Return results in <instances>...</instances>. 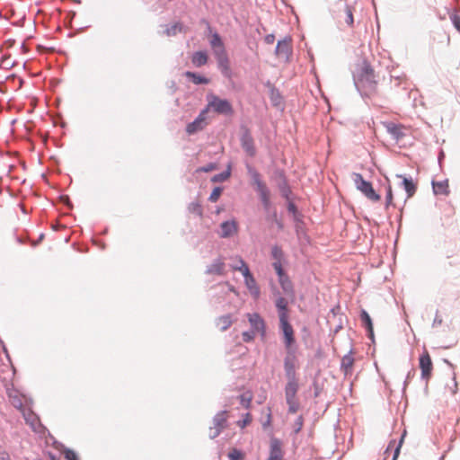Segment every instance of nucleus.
I'll use <instances>...</instances> for the list:
<instances>
[{
  "instance_id": "13d9d810",
  "label": "nucleus",
  "mask_w": 460,
  "mask_h": 460,
  "mask_svg": "<svg viewBox=\"0 0 460 460\" xmlns=\"http://www.w3.org/2000/svg\"><path fill=\"white\" fill-rule=\"evenodd\" d=\"M442 323V318L438 315V314H436V316L433 321V326L440 325Z\"/></svg>"
},
{
  "instance_id": "864d4df0",
  "label": "nucleus",
  "mask_w": 460,
  "mask_h": 460,
  "mask_svg": "<svg viewBox=\"0 0 460 460\" xmlns=\"http://www.w3.org/2000/svg\"><path fill=\"white\" fill-rule=\"evenodd\" d=\"M454 27L460 31V15L453 14L450 16Z\"/></svg>"
},
{
  "instance_id": "2f4dec72",
  "label": "nucleus",
  "mask_w": 460,
  "mask_h": 460,
  "mask_svg": "<svg viewBox=\"0 0 460 460\" xmlns=\"http://www.w3.org/2000/svg\"><path fill=\"white\" fill-rule=\"evenodd\" d=\"M238 262L239 265L233 266V270L240 271L243 274L244 279L248 278V276H252L248 265L242 258L238 259Z\"/></svg>"
},
{
  "instance_id": "c756f323",
  "label": "nucleus",
  "mask_w": 460,
  "mask_h": 460,
  "mask_svg": "<svg viewBox=\"0 0 460 460\" xmlns=\"http://www.w3.org/2000/svg\"><path fill=\"white\" fill-rule=\"evenodd\" d=\"M184 75L194 84H208L209 83V79L208 77L200 75L195 72L186 71Z\"/></svg>"
},
{
  "instance_id": "4468645a",
  "label": "nucleus",
  "mask_w": 460,
  "mask_h": 460,
  "mask_svg": "<svg viewBox=\"0 0 460 460\" xmlns=\"http://www.w3.org/2000/svg\"><path fill=\"white\" fill-rule=\"evenodd\" d=\"M22 414L26 424H28L33 431L40 432L42 426L39 417L31 409L22 410Z\"/></svg>"
},
{
  "instance_id": "a18cd8bd",
  "label": "nucleus",
  "mask_w": 460,
  "mask_h": 460,
  "mask_svg": "<svg viewBox=\"0 0 460 460\" xmlns=\"http://www.w3.org/2000/svg\"><path fill=\"white\" fill-rule=\"evenodd\" d=\"M64 456L66 460H79L76 453L69 448L64 450Z\"/></svg>"
},
{
  "instance_id": "473e14b6",
  "label": "nucleus",
  "mask_w": 460,
  "mask_h": 460,
  "mask_svg": "<svg viewBox=\"0 0 460 460\" xmlns=\"http://www.w3.org/2000/svg\"><path fill=\"white\" fill-rule=\"evenodd\" d=\"M270 255L273 259V262H279L282 264V261H284V252L279 246H272Z\"/></svg>"
},
{
  "instance_id": "6ab92c4d",
  "label": "nucleus",
  "mask_w": 460,
  "mask_h": 460,
  "mask_svg": "<svg viewBox=\"0 0 460 460\" xmlns=\"http://www.w3.org/2000/svg\"><path fill=\"white\" fill-rule=\"evenodd\" d=\"M225 270V262L221 258L216 259L210 265L207 267L206 274L222 276Z\"/></svg>"
},
{
  "instance_id": "bb28decb",
  "label": "nucleus",
  "mask_w": 460,
  "mask_h": 460,
  "mask_svg": "<svg viewBox=\"0 0 460 460\" xmlns=\"http://www.w3.org/2000/svg\"><path fill=\"white\" fill-rule=\"evenodd\" d=\"M385 128H386L387 132L396 141L402 139L404 136L400 125L394 124L393 122H388L385 124Z\"/></svg>"
},
{
  "instance_id": "0eeeda50",
  "label": "nucleus",
  "mask_w": 460,
  "mask_h": 460,
  "mask_svg": "<svg viewBox=\"0 0 460 460\" xmlns=\"http://www.w3.org/2000/svg\"><path fill=\"white\" fill-rule=\"evenodd\" d=\"M279 328L284 336V344L287 349H289L295 342L294 330L288 322V316H282L279 319Z\"/></svg>"
},
{
  "instance_id": "aec40b11",
  "label": "nucleus",
  "mask_w": 460,
  "mask_h": 460,
  "mask_svg": "<svg viewBox=\"0 0 460 460\" xmlns=\"http://www.w3.org/2000/svg\"><path fill=\"white\" fill-rule=\"evenodd\" d=\"M405 435H406V431L404 430L402 435L401 436L400 440L398 442H396L394 439H392L389 442V444H388V446H387V447L385 449V454H388L391 451H393L394 454H393L392 460H396L397 459V457H398V456L400 454V450H401V447H402V442H403Z\"/></svg>"
},
{
  "instance_id": "a878e982",
  "label": "nucleus",
  "mask_w": 460,
  "mask_h": 460,
  "mask_svg": "<svg viewBox=\"0 0 460 460\" xmlns=\"http://www.w3.org/2000/svg\"><path fill=\"white\" fill-rule=\"evenodd\" d=\"M208 59V54L204 50L196 51L191 56V63L196 67H200L207 64Z\"/></svg>"
},
{
  "instance_id": "20e7f679",
  "label": "nucleus",
  "mask_w": 460,
  "mask_h": 460,
  "mask_svg": "<svg viewBox=\"0 0 460 460\" xmlns=\"http://www.w3.org/2000/svg\"><path fill=\"white\" fill-rule=\"evenodd\" d=\"M299 389V384H286L284 392L286 402L288 406V413H296L300 408V403L296 398Z\"/></svg>"
},
{
  "instance_id": "4be33fe9",
  "label": "nucleus",
  "mask_w": 460,
  "mask_h": 460,
  "mask_svg": "<svg viewBox=\"0 0 460 460\" xmlns=\"http://www.w3.org/2000/svg\"><path fill=\"white\" fill-rule=\"evenodd\" d=\"M396 177L402 179L401 185L402 186V188L406 191L407 197L408 198L412 197L414 195V193L416 192V185L413 182L412 179L411 177L410 178L405 177V176H403L402 174H397Z\"/></svg>"
},
{
  "instance_id": "c9c22d12",
  "label": "nucleus",
  "mask_w": 460,
  "mask_h": 460,
  "mask_svg": "<svg viewBox=\"0 0 460 460\" xmlns=\"http://www.w3.org/2000/svg\"><path fill=\"white\" fill-rule=\"evenodd\" d=\"M446 389L451 394H456L457 391V383L455 375L451 377L450 382L446 385Z\"/></svg>"
},
{
  "instance_id": "6e6552de",
  "label": "nucleus",
  "mask_w": 460,
  "mask_h": 460,
  "mask_svg": "<svg viewBox=\"0 0 460 460\" xmlns=\"http://www.w3.org/2000/svg\"><path fill=\"white\" fill-rule=\"evenodd\" d=\"M208 112V108L202 110L197 118L190 123H189L186 127V132L189 135H192L198 131L202 130L206 125V114Z\"/></svg>"
},
{
  "instance_id": "37998d69",
  "label": "nucleus",
  "mask_w": 460,
  "mask_h": 460,
  "mask_svg": "<svg viewBox=\"0 0 460 460\" xmlns=\"http://www.w3.org/2000/svg\"><path fill=\"white\" fill-rule=\"evenodd\" d=\"M229 176H230V171L226 170L218 174H216L213 177L212 181H226Z\"/></svg>"
},
{
  "instance_id": "ea45409f",
  "label": "nucleus",
  "mask_w": 460,
  "mask_h": 460,
  "mask_svg": "<svg viewBox=\"0 0 460 460\" xmlns=\"http://www.w3.org/2000/svg\"><path fill=\"white\" fill-rule=\"evenodd\" d=\"M189 211L198 216H202V208L198 202H191L189 205Z\"/></svg>"
},
{
  "instance_id": "7c9ffc66",
  "label": "nucleus",
  "mask_w": 460,
  "mask_h": 460,
  "mask_svg": "<svg viewBox=\"0 0 460 460\" xmlns=\"http://www.w3.org/2000/svg\"><path fill=\"white\" fill-rule=\"evenodd\" d=\"M260 200L265 210H268L270 207V190L268 187L257 191Z\"/></svg>"
},
{
  "instance_id": "f704fd0d",
  "label": "nucleus",
  "mask_w": 460,
  "mask_h": 460,
  "mask_svg": "<svg viewBox=\"0 0 460 460\" xmlns=\"http://www.w3.org/2000/svg\"><path fill=\"white\" fill-rule=\"evenodd\" d=\"M209 44L211 49H214L215 47H221L224 42L221 36L217 32H214L209 40Z\"/></svg>"
},
{
  "instance_id": "9d476101",
  "label": "nucleus",
  "mask_w": 460,
  "mask_h": 460,
  "mask_svg": "<svg viewBox=\"0 0 460 460\" xmlns=\"http://www.w3.org/2000/svg\"><path fill=\"white\" fill-rule=\"evenodd\" d=\"M245 168L248 175L251 179V184L254 187L255 191H259L267 187V185L261 180V173L256 170L254 166L247 163Z\"/></svg>"
},
{
  "instance_id": "bf43d9fd",
  "label": "nucleus",
  "mask_w": 460,
  "mask_h": 460,
  "mask_svg": "<svg viewBox=\"0 0 460 460\" xmlns=\"http://www.w3.org/2000/svg\"><path fill=\"white\" fill-rule=\"evenodd\" d=\"M61 199L64 202V204H66L68 208H72L71 201L67 196H62Z\"/></svg>"
},
{
  "instance_id": "680f3d73",
  "label": "nucleus",
  "mask_w": 460,
  "mask_h": 460,
  "mask_svg": "<svg viewBox=\"0 0 460 460\" xmlns=\"http://www.w3.org/2000/svg\"><path fill=\"white\" fill-rule=\"evenodd\" d=\"M443 158H444V152H443V151H441V152L439 153V155H438V163H439V164L441 163V161H442V159H443Z\"/></svg>"
},
{
  "instance_id": "603ef678",
  "label": "nucleus",
  "mask_w": 460,
  "mask_h": 460,
  "mask_svg": "<svg viewBox=\"0 0 460 460\" xmlns=\"http://www.w3.org/2000/svg\"><path fill=\"white\" fill-rule=\"evenodd\" d=\"M393 191L391 186H388L385 195V207L388 208L392 204Z\"/></svg>"
},
{
  "instance_id": "423d86ee",
  "label": "nucleus",
  "mask_w": 460,
  "mask_h": 460,
  "mask_svg": "<svg viewBox=\"0 0 460 460\" xmlns=\"http://www.w3.org/2000/svg\"><path fill=\"white\" fill-rule=\"evenodd\" d=\"M241 136L240 144L243 151L250 157H253L256 155V148L254 146V140L251 134L250 129L246 126H241Z\"/></svg>"
},
{
  "instance_id": "e433bc0d",
  "label": "nucleus",
  "mask_w": 460,
  "mask_h": 460,
  "mask_svg": "<svg viewBox=\"0 0 460 460\" xmlns=\"http://www.w3.org/2000/svg\"><path fill=\"white\" fill-rule=\"evenodd\" d=\"M212 50L215 58H219L227 55L225 44H222L221 47H215Z\"/></svg>"
},
{
  "instance_id": "7ed1b4c3",
  "label": "nucleus",
  "mask_w": 460,
  "mask_h": 460,
  "mask_svg": "<svg viewBox=\"0 0 460 460\" xmlns=\"http://www.w3.org/2000/svg\"><path fill=\"white\" fill-rule=\"evenodd\" d=\"M208 110L212 108L214 111L222 115H232L234 112L231 102L226 99H220L218 96L211 93L207 96Z\"/></svg>"
},
{
  "instance_id": "39448f33",
  "label": "nucleus",
  "mask_w": 460,
  "mask_h": 460,
  "mask_svg": "<svg viewBox=\"0 0 460 460\" xmlns=\"http://www.w3.org/2000/svg\"><path fill=\"white\" fill-rule=\"evenodd\" d=\"M228 411L223 410L218 411L212 420V426L209 428V438L214 439L227 427Z\"/></svg>"
},
{
  "instance_id": "f3484780",
  "label": "nucleus",
  "mask_w": 460,
  "mask_h": 460,
  "mask_svg": "<svg viewBox=\"0 0 460 460\" xmlns=\"http://www.w3.org/2000/svg\"><path fill=\"white\" fill-rule=\"evenodd\" d=\"M221 232L219 234L222 238H228L237 232V224L234 220L224 221L220 225Z\"/></svg>"
},
{
  "instance_id": "de8ad7c7",
  "label": "nucleus",
  "mask_w": 460,
  "mask_h": 460,
  "mask_svg": "<svg viewBox=\"0 0 460 460\" xmlns=\"http://www.w3.org/2000/svg\"><path fill=\"white\" fill-rule=\"evenodd\" d=\"M288 210L289 213H291L294 216L295 220H297V221L299 220L297 217L298 212H297L296 206L292 201L288 202Z\"/></svg>"
},
{
  "instance_id": "ddd939ff",
  "label": "nucleus",
  "mask_w": 460,
  "mask_h": 460,
  "mask_svg": "<svg viewBox=\"0 0 460 460\" xmlns=\"http://www.w3.org/2000/svg\"><path fill=\"white\" fill-rule=\"evenodd\" d=\"M275 53L280 58H284L286 61L289 60L292 54L291 39L286 38L279 40L276 46Z\"/></svg>"
},
{
  "instance_id": "5fc2aeb1",
  "label": "nucleus",
  "mask_w": 460,
  "mask_h": 460,
  "mask_svg": "<svg viewBox=\"0 0 460 460\" xmlns=\"http://www.w3.org/2000/svg\"><path fill=\"white\" fill-rule=\"evenodd\" d=\"M241 452L237 449H234L232 452L229 453V458L231 460H238L241 458Z\"/></svg>"
},
{
  "instance_id": "4c0bfd02",
  "label": "nucleus",
  "mask_w": 460,
  "mask_h": 460,
  "mask_svg": "<svg viewBox=\"0 0 460 460\" xmlns=\"http://www.w3.org/2000/svg\"><path fill=\"white\" fill-rule=\"evenodd\" d=\"M239 399H240V403L241 405L245 408V409H249L250 406H251V402H252V396L247 394H243L239 396Z\"/></svg>"
},
{
  "instance_id": "412c9836",
  "label": "nucleus",
  "mask_w": 460,
  "mask_h": 460,
  "mask_svg": "<svg viewBox=\"0 0 460 460\" xmlns=\"http://www.w3.org/2000/svg\"><path fill=\"white\" fill-rule=\"evenodd\" d=\"M353 364L354 358L352 356V349H350L349 353L342 357L341 361V370L344 373L345 376L351 374Z\"/></svg>"
},
{
  "instance_id": "4d7b16f0",
  "label": "nucleus",
  "mask_w": 460,
  "mask_h": 460,
  "mask_svg": "<svg viewBox=\"0 0 460 460\" xmlns=\"http://www.w3.org/2000/svg\"><path fill=\"white\" fill-rule=\"evenodd\" d=\"M264 40L267 44H272L275 40L274 34H268L265 36Z\"/></svg>"
},
{
  "instance_id": "2eb2a0df",
  "label": "nucleus",
  "mask_w": 460,
  "mask_h": 460,
  "mask_svg": "<svg viewBox=\"0 0 460 460\" xmlns=\"http://www.w3.org/2000/svg\"><path fill=\"white\" fill-rule=\"evenodd\" d=\"M268 460H283L282 442L276 438L270 439Z\"/></svg>"
},
{
  "instance_id": "72a5a7b5",
  "label": "nucleus",
  "mask_w": 460,
  "mask_h": 460,
  "mask_svg": "<svg viewBox=\"0 0 460 460\" xmlns=\"http://www.w3.org/2000/svg\"><path fill=\"white\" fill-rule=\"evenodd\" d=\"M183 25L181 22H175L174 24L168 26L164 30V34L168 37L175 36L177 32H181L182 31Z\"/></svg>"
},
{
  "instance_id": "79ce46f5",
  "label": "nucleus",
  "mask_w": 460,
  "mask_h": 460,
  "mask_svg": "<svg viewBox=\"0 0 460 460\" xmlns=\"http://www.w3.org/2000/svg\"><path fill=\"white\" fill-rule=\"evenodd\" d=\"M256 332L254 331H245L242 333V338L244 342H250L254 340L256 336Z\"/></svg>"
},
{
  "instance_id": "c85d7f7f",
  "label": "nucleus",
  "mask_w": 460,
  "mask_h": 460,
  "mask_svg": "<svg viewBox=\"0 0 460 460\" xmlns=\"http://www.w3.org/2000/svg\"><path fill=\"white\" fill-rule=\"evenodd\" d=\"M216 325L218 327L222 332L226 331L233 323L232 314H226L224 315H221L216 319Z\"/></svg>"
},
{
  "instance_id": "a19ab883",
  "label": "nucleus",
  "mask_w": 460,
  "mask_h": 460,
  "mask_svg": "<svg viewBox=\"0 0 460 460\" xmlns=\"http://www.w3.org/2000/svg\"><path fill=\"white\" fill-rule=\"evenodd\" d=\"M279 190H280L282 197H284L287 199H289V196L291 194V190L286 182L279 185Z\"/></svg>"
},
{
  "instance_id": "cd10ccee",
  "label": "nucleus",
  "mask_w": 460,
  "mask_h": 460,
  "mask_svg": "<svg viewBox=\"0 0 460 460\" xmlns=\"http://www.w3.org/2000/svg\"><path fill=\"white\" fill-rule=\"evenodd\" d=\"M279 283L283 290V292L288 296H293L294 295V288L292 281L290 280L288 274H286L283 277H280L278 279Z\"/></svg>"
},
{
  "instance_id": "dca6fc26",
  "label": "nucleus",
  "mask_w": 460,
  "mask_h": 460,
  "mask_svg": "<svg viewBox=\"0 0 460 460\" xmlns=\"http://www.w3.org/2000/svg\"><path fill=\"white\" fill-rule=\"evenodd\" d=\"M216 60H217V68L220 71V73L222 74V75L227 79H231L233 76V72L230 67V61H229L228 55H226L225 57H221L219 58H216Z\"/></svg>"
},
{
  "instance_id": "f8f14e48",
  "label": "nucleus",
  "mask_w": 460,
  "mask_h": 460,
  "mask_svg": "<svg viewBox=\"0 0 460 460\" xmlns=\"http://www.w3.org/2000/svg\"><path fill=\"white\" fill-rule=\"evenodd\" d=\"M421 378L428 381L431 376L433 365L429 354L425 351L419 358Z\"/></svg>"
},
{
  "instance_id": "f03ea898",
  "label": "nucleus",
  "mask_w": 460,
  "mask_h": 460,
  "mask_svg": "<svg viewBox=\"0 0 460 460\" xmlns=\"http://www.w3.org/2000/svg\"><path fill=\"white\" fill-rule=\"evenodd\" d=\"M352 180L357 190L361 191L368 199L372 201H378L380 199V195L373 189L372 183L366 181L360 173L353 172Z\"/></svg>"
},
{
  "instance_id": "c03bdc74",
  "label": "nucleus",
  "mask_w": 460,
  "mask_h": 460,
  "mask_svg": "<svg viewBox=\"0 0 460 460\" xmlns=\"http://www.w3.org/2000/svg\"><path fill=\"white\" fill-rule=\"evenodd\" d=\"M221 192H222V188L215 187L213 189L212 192L210 193L209 198H208L209 201L216 202L218 199Z\"/></svg>"
},
{
  "instance_id": "9b49d317",
  "label": "nucleus",
  "mask_w": 460,
  "mask_h": 460,
  "mask_svg": "<svg viewBox=\"0 0 460 460\" xmlns=\"http://www.w3.org/2000/svg\"><path fill=\"white\" fill-rule=\"evenodd\" d=\"M284 370L288 380L287 384H298L294 357L287 356L284 358Z\"/></svg>"
},
{
  "instance_id": "a211bd4d",
  "label": "nucleus",
  "mask_w": 460,
  "mask_h": 460,
  "mask_svg": "<svg viewBox=\"0 0 460 460\" xmlns=\"http://www.w3.org/2000/svg\"><path fill=\"white\" fill-rule=\"evenodd\" d=\"M275 295H278V297L275 301V306L278 310L279 318L280 319L283 315L288 316V301L285 297L280 296V293L279 290L274 291Z\"/></svg>"
},
{
  "instance_id": "3c124183",
  "label": "nucleus",
  "mask_w": 460,
  "mask_h": 460,
  "mask_svg": "<svg viewBox=\"0 0 460 460\" xmlns=\"http://www.w3.org/2000/svg\"><path fill=\"white\" fill-rule=\"evenodd\" d=\"M295 433H298L302 428H303V424H304V420H303V417L300 415L298 416L296 420H295Z\"/></svg>"
},
{
  "instance_id": "6e6d98bb",
  "label": "nucleus",
  "mask_w": 460,
  "mask_h": 460,
  "mask_svg": "<svg viewBox=\"0 0 460 460\" xmlns=\"http://www.w3.org/2000/svg\"><path fill=\"white\" fill-rule=\"evenodd\" d=\"M251 421V416L250 413H246L245 418L243 420V421H239L238 424L240 427L243 428Z\"/></svg>"
},
{
  "instance_id": "5701e85b",
  "label": "nucleus",
  "mask_w": 460,
  "mask_h": 460,
  "mask_svg": "<svg viewBox=\"0 0 460 460\" xmlns=\"http://www.w3.org/2000/svg\"><path fill=\"white\" fill-rule=\"evenodd\" d=\"M244 284L252 296L255 299L259 298L261 295V289L252 275L248 276V278L244 279Z\"/></svg>"
},
{
  "instance_id": "b1692460",
  "label": "nucleus",
  "mask_w": 460,
  "mask_h": 460,
  "mask_svg": "<svg viewBox=\"0 0 460 460\" xmlns=\"http://www.w3.org/2000/svg\"><path fill=\"white\" fill-rule=\"evenodd\" d=\"M360 319L367 329L368 338L374 341V330L373 323L370 315L367 314L366 310H362L360 314Z\"/></svg>"
},
{
  "instance_id": "8fccbe9b",
  "label": "nucleus",
  "mask_w": 460,
  "mask_h": 460,
  "mask_svg": "<svg viewBox=\"0 0 460 460\" xmlns=\"http://www.w3.org/2000/svg\"><path fill=\"white\" fill-rule=\"evenodd\" d=\"M12 404L18 410H20L22 412V410H26L25 408H23V404H22V402L20 398L18 397H13L12 398Z\"/></svg>"
},
{
  "instance_id": "49530a36",
  "label": "nucleus",
  "mask_w": 460,
  "mask_h": 460,
  "mask_svg": "<svg viewBox=\"0 0 460 460\" xmlns=\"http://www.w3.org/2000/svg\"><path fill=\"white\" fill-rule=\"evenodd\" d=\"M272 267L274 268V270H275V271H276V273L278 275V279L280 278V277H283V276H285L287 274L285 272L281 263L272 262Z\"/></svg>"
},
{
  "instance_id": "1a4fd4ad",
  "label": "nucleus",
  "mask_w": 460,
  "mask_h": 460,
  "mask_svg": "<svg viewBox=\"0 0 460 460\" xmlns=\"http://www.w3.org/2000/svg\"><path fill=\"white\" fill-rule=\"evenodd\" d=\"M248 321L251 325V330L256 333H260L261 337L266 334L265 322L258 313H252L247 314Z\"/></svg>"
},
{
  "instance_id": "09e8293b",
  "label": "nucleus",
  "mask_w": 460,
  "mask_h": 460,
  "mask_svg": "<svg viewBox=\"0 0 460 460\" xmlns=\"http://www.w3.org/2000/svg\"><path fill=\"white\" fill-rule=\"evenodd\" d=\"M414 375H415V368L413 367H411L410 368V370L408 371V373L406 375V377H405V380L403 382V390L406 388L408 383L414 376Z\"/></svg>"
},
{
  "instance_id": "e2e57ef3",
  "label": "nucleus",
  "mask_w": 460,
  "mask_h": 460,
  "mask_svg": "<svg viewBox=\"0 0 460 460\" xmlns=\"http://www.w3.org/2000/svg\"><path fill=\"white\" fill-rule=\"evenodd\" d=\"M15 240H16V242H17V243H23V240H22V237L15 236Z\"/></svg>"
},
{
  "instance_id": "052dcab7",
  "label": "nucleus",
  "mask_w": 460,
  "mask_h": 460,
  "mask_svg": "<svg viewBox=\"0 0 460 460\" xmlns=\"http://www.w3.org/2000/svg\"><path fill=\"white\" fill-rule=\"evenodd\" d=\"M212 168H213V165H212V164H208V166L203 167V168H202V171H204V172H209Z\"/></svg>"
},
{
  "instance_id": "393cba45",
  "label": "nucleus",
  "mask_w": 460,
  "mask_h": 460,
  "mask_svg": "<svg viewBox=\"0 0 460 460\" xmlns=\"http://www.w3.org/2000/svg\"><path fill=\"white\" fill-rule=\"evenodd\" d=\"M432 189L435 195H448L449 194V187L448 181L444 180L440 181H432Z\"/></svg>"
},
{
  "instance_id": "f257e3e1",
  "label": "nucleus",
  "mask_w": 460,
  "mask_h": 460,
  "mask_svg": "<svg viewBox=\"0 0 460 460\" xmlns=\"http://www.w3.org/2000/svg\"><path fill=\"white\" fill-rule=\"evenodd\" d=\"M354 84L363 98H370L377 93V81L369 62L363 60L353 75Z\"/></svg>"
},
{
  "instance_id": "58836bf2",
  "label": "nucleus",
  "mask_w": 460,
  "mask_h": 460,
  "mask_svg": "<svg viewBox=\"0 0 460 460\" xmlns=\"http://www.w3.org/2000/svg\"><path fill=\"white\" fill-rule=\"evenodd\" d=\"M345 22L349 26H352L354 22L353 13L349 5L345 6Z\"/></svg>"
}]
</instances>
